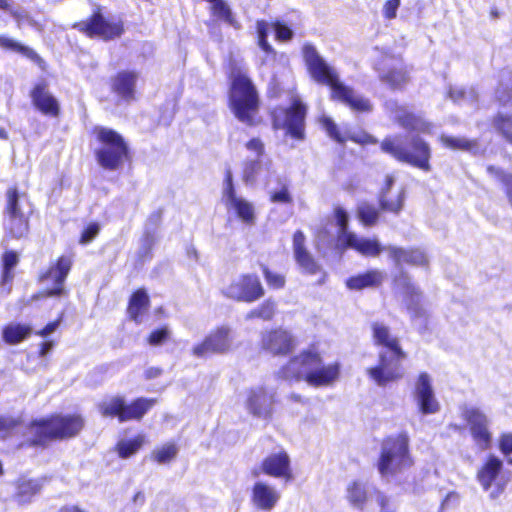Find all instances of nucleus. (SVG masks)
<instances>
[{
  "label": "nucleus",
  "instance_id": "obj_1",
  "mask_svg": "<svg viewBox=\"0 0 512 512\" xmlns=\"http://www.w3.org/2000/svg\"><path fill=\"white\" fill-rule=\"evenodd\" d=\"M302 53L311 78L319 84L329 86L333 98L340 100L356 111L368 112L371 110L369 100L359 96L350 87L344 85L339 80L337 71L324 60L315 46L305 44Z\"/></svg>",
  "mask_w": 512,
  "mask_h": 512
},
{
  "label": "nucleus",
  "instance_id": "obj_2",
  "mask_svg": "<svg viewBox=\"0 0 512 512\" xmlns=\"http://www.w3.org/2000/svg\"><path fill=\"white\" fill-rule=\"evenodd\" d=\"M381 150L399 162L407 163L423 171H430L431 147L418 135L388 136L381 142Z\"/></svg>",
  "mask_w": 512,
  "mask_h": 512
},
{
  "label": "nucleus",
  "instance_id": "obj_3",
  "mask_svg": "<svg viewBox=\"0 0 512 512\" xmlns=\"http://www.w3.org/2000/svg\"><path fill=\"white\" fill-rule=\"evenodd\" d=\"M94 134L100 143L95 155L99 165L106 170L119 169L128 157V146L124 138L115 130L98 126Z\"/></svg>",
  "mask_w": 512,
  "mask_h": 512
},
{
  "label": "nucleus",
  "instance_id": "obj_4",
  "mask_svg": "<svg viewBox=\"0 0 512 512\" xmlns=\"http://www.w3.org/2000/svg\"><path fill=\"white\" fill-rule=\"evenodd\" d=\"M230 104L236 118L248 125L258 110V95L251 80L243 73H233Z\"/></svg>",
  "mask_w": 512,
  "mask_h": 512
},
{
  "label": "nucleus",
  "instance_id": "obj_5",
  "mask_svg": "<svg viewBox=\"0 0 512 512\" xmlns=\"http://www.w3.org/2000/svg\"><path fill=\"white\" fill-rule=\"evenodd\" d=\"M83 427L79 416H55L50 419L35 421L29 426L34 436L32 444L44 445L53 439L75 436Z\"/></svg>",
  "mask_w": 512,
  "mask_h": 512
},
{
  "label": "nucleus",
  "instance_id": "obj_6",
  "mask_svg": "<svg viewBox=\"0 0 512 512\" xmlns=\"http://www.w3.org/2000/svg\"><path fill=\"white\" fill-rule=\"evenodd\" d=\"M412 464L406 435L387 438L382 444L378 469L382 476L393 475Z\"/></svg>",
  "mask_w": 512,
  "mask_h": 512
},
{
  "label": "nucleus",
  "instance_id": "obj_7",
  "mask_svg": "<svg viewBox=\"0 0 512 512\" xmlns=\"http://www.w3.org/2000/svg\"><path fill=\"white\" fill-rule=\"evenodd\" d=\"M154 399L138 398L131 404H126L120 396H112L98 404L100 413L105 417H117L120 422L140 420L155 404Z\"/></svg>",
  "mask_w": 512,
  "mask_h": 512
},
{
  "label": "nucleus",
  "instance_id": "obj_8",
  "mask_svg": "<svg viewBox=\"0 0 512 512\" xmlns=\"http://www.w3.org/2000/svg\"><path fill=\"white\" fill-rule=\"evenodd\" d=\"M5 226L15 238L23 237L28 231V215L31 207L24 194L20 195L16 188L7 191Z\"/></svg>",
  "mask_w": 512,
  "mask_h": 512
},
{
  "label": "nucleus",
  "instance_id": "obj_9",
  "mask_svg": "<svg viewBox=\"0 0 512 512\" xmlns=\"http://www.w3.org/2000/svg\"><path fill=\"white\" fill-rule=\"evenodd\" d=\"M405 357L403 350L381 351L378 364L368 368L367 373L377 385L385 386L404 376L402 361Z\"/></svg>",
  "mask_w": 512,
  "mask_h": 512
},
{
  "label": "nucleus",
  "instance_id": "obj_10",
  "mask_svg": "<svg viewBox=\"0 0 512 512\" xmlns=\"http://www.w3.org/2000/svg\"><path fill=\"white\" fill-rule=\"evenodd\" d=\"M321 363L320 354L315 349L309 348L291 358L286 365L281 367L278 376L284 380H305L308 383V377Z\"/></svg>",
  "mask_w": 512,
  "mask_h": 512
},
{
  "label": "nucleus",
  "instance_id": "obj_11",
  "mask_svg": "<svg viewBox=\"0 0 512 512\" xmlns=\"http://www.w3.org/2000/svg\"><path fill=\"white\" fill-rule=\"evenodd\" d=\"M222 202L227 211H233L244 224L254 225L256 219L254 205L236 194L231 170H227L225 174Z\"/></svg>",
  "mask_w": 512,
  "mask_h": 512
},
{
  "label": "nucleus",
  "instance_id": "obj_12",
  "mask_svg": "<svg viewBox=\"0 0 512 512\" xmlns=\"http://www.w3.org/2000/svg\"><path fill=\"white\" fill-rule=\"evenodd\" d=\"M305 116L306 106L299 98L295 97L290 108L274 111V126L277 129H286L287 133L296 139H303Z\"/></svg>",
  "mask_w": 512,
  "mask_h": 512
},
{
  "label": "nucleus",
  "instance_id": "obj_13",
  "mask_svg": "<svg viewBox=\"0 0 512 512\" xmlns=\"http://www.w3.org/2000/svg\"><path fill=\"white\" fill-rule=\"evenodd\" d=\"M222 292L227 298L251 303L264 295V288L257 275L243 274L232 280Z\"/></svg>",
  "mask_w": 512,
  "mask_h": 512
},
{
  "label": "nucleus",
  "instance_id": "obj_14",
  "mask_svg": "<svg viewBox=\"0 0 512 512\" xmlns=\"http://www.w3.org/2000/svg\"><path fill=\"white\" fill-rule=\"evenodd\" d=\"M461 415L470 427L471 435L476 444L486 450L491 444V433L488 430L489 420L486 414L476 406L464 405Z\"/></svg>",
  "mask_w": 512,
  "mask_h": 512
},
{
  "label": "nucleus",
  "instance_id": "obj_15",
  "mask_svg": "<svg viewBox=\"0 0 512 512\" xmlns=\"http://www.w3.org/2000/svg\"><path fill=\"white\" fill-rule=\"evenodd\" d=\"M385 108L390 117L403 129L418 133H431V123L424 120L420 115L411 112L406 106L400 105L397 101H386Z\"/></svg>",
  "mask_w": 512,
  "mask_h": 512
},
{
  "label": "nucleus",
  "instance_id": "obj_16",
  "mask_svg": "<svg viewBox=\"0 0 512 512\" xmlns=\"http://www.w3.org/2000/svg\"><path fill=\"white\" fill-rule=\"evenodd\" d=\"M72 267V259L69 256H61L54 265H52L44 274L41 275L40 281L48 285L52 283V287H48L44 291L46 297H57L66 294L64 283L67 275Z\"/></svg>",
  "mask_w": 512,
  "mask_h": 512
},
{
  "label": "nucleus",
  "instance_id": "obj_17",
  "mask_svg": "<svg viewBox=\"0 0 512 512\" xmlns=\"http://www.w3.org/2000/svg\"><path fill=\"white\" fill-rule=\"evenodd\" d=\"M75 27L90 37L98 36L104 40L118 38L124 32L122 22H109L99 12L94 13L89 20L77 23Z\"/></svg>",
  "mask_w": 512,
  "mask_h": 512
},
{
  "label": "nucleus",
  "instance_id": "obj_18",
  "mask_svg": "<svg viewBox=\"0 0 512 512\" xmlns=\"http://www.w3.org/2000/svg\"><path fill=\"white\" fill-rule=\"evenodd\" d=\"M233 343L232 332L228 327H220L211 332L202 343L194 346L193 355L199 358L210 354L225 353Z\"/></svg>",
  "mask_w": 512,
  "mask_h": 512
},
{
  "label": "nucleus",
  "instance_id": "obj_19",
  "mask_svg": "<svg viewBox=\"0 0 512 512\" xmlns=\"http://www.w3.org/2000/svg\"><path fill=\"white\" fill-rule=\"evenodd\" d=\"M295 347V338L283 328L264 331L261 334V348L272 355H286Z\"/></svg>",
  "mask_w": 512,
  "mask_h": 512
},
{
  "label": "nucleus",
  "instance_id": "obj_20",
  "mask_svg": "<svg viewBox=\"0 0 512 512\" xmlns=\"http://www.w3.org/2000/svg\"><path fill=\"white\" fill-rule=\"evenodd\" d=\"M394 283L405 296L407 309L412 319H421L426 317V311L421 305L422 295L418 287L411 281L407 273L401 271L395 277Z\"/></svg>",
  "mask_w": 512,
  "mask_h": 512
},
{
  "label": "nucleus",
  "instance_id": "obj_21",
  "mask_svg": "<svg viewBox=\"0 0 512 512\" xmlns=\"http://www.w3.org/2000/svg\"><path fill=\"white\" fill-rule=\"evenodd\" d=\"M275 392L264 387H256L248 392L246 407L259 418L269 419L274 411Z\"/></svg>",
  "mask_w": 512,
  "mask_h": 512
},
{
  "label": "nucleus",
  "instance_id": "obj_22",
  "mask_svg": "<svg viewBox=\"0 0 512 512\" xmlns=\"http://www.w3.org/2000/svg\"><path fill=\"white\" fill-rule=\"evenodd\" d=\"M415 399L422 414H434L439 411V403L435 398L431 378L422 372L415 383Z\"/></svg>",
  "mask_w": 512,
  "mask_h": 512
},
{
  "label": "nucleus",
  "instance_id": "obj_23",
  "mask_svg": "<svg viewBox=\"0 0 512 512\" xmlns=\"http://www.w3.org/2000/svg\"><path fill=\"white\" fill-rule=\"evenodd\" d=\"M33 105L42 114L57 117L60 113L58 100L50 93L46 82L37 83L30 92Z\"/></svg>",
  "mask_w": 512,
  "mask_h": 512
},
{
  "label": "nucleus",
  "instance_id": "obj_24",
  "mask_svg": "<svg viewBox=\"0 0 512 512\" xmlns=\"http://www.w3.org/2000/svg\"><path fill=\"white\" fill-rule=\"evenodd\" d=\"M280 500L277 489L263 481H257L252 488L251 501L253 505L262 511H271Z\"/></svg>",
  "mask_w": 512,
  "mask_h": 512
},
{
  "label": "nucleus",
  "instance_id": "obj_25",
  "mask_svg": "<svg viewBox=\"0 0 512 512\" xmlns=\"http://www.w3.org/2000/svg\"><path fill=\"white\" fill-rule=\"evenodd\" d=\"M293 254L303 272L313 275L320 270V266L305 247V235L301 230H297L293 235Z\"/></svg>",
  "mask_w": 512,
  "mask_h": 512
},
{
  "label": "nucleus",
  "instance_id": "obj_26",
  "mask_svg": "<svg viewBox=\"0 0 512 512\" xmlns=\"http://www.w3.org/2000/svg\"><path fill=\"white\" fill-rule=\"evenodd\" d=\"M395 178L393 175H387L385 183L380 192V205L383 210L398 214L402 208L405 199V190L400 187L395 193H392Z\"/></svg>",
  "mask_w": 512,
  "mask_h": 512
},
{
  "label": "nucleus",
  "instance_id": "obj_27",
  "mask_svg": "<svg viewBox=\"0 0 512 512\" xmlns=\"http://www.w3.org/2000/svg\"><path fill=\"white\" fill-rule=\"evenodd\" d=\"M261 469L265 474L275 478H285L287 481L292 479L290 458L283 451L267 456L261 464Z\"/></svg>",
  "mask_w": 512,
  "mask_h": 512
},
{
  "label": "nucleus",
  "instance_id": "obj_28",
  "mask_svg": "<svg viewBox=\"0 0 512 512\" xmlns=\"http://www.w3.org/2000/svg\"><path fill=\"white\" fill-rule=\"evenodd\" d=\"M389 257L394 261L396 266L405 263L413 266L428 265V257L420 248H400L396 246L386 247Z\"/></svg>",
  "mask_w": 512,
  "mask_h": 512
},
{
  "label": "nucleus",
  "instance_id": "obj_29",
  "mask_svg": "<svg viewBox=\"0 0 512 512\" xmlns=\"http://www.w3.org/2000/svg\"><path fill=\"white\" fill-rule=\"evenodd\" d=\"M380 80L391 88H400L407 82V73L403 69L400 61L395 59H385L383 67L379 68Z\"/></svg>",
  "mask_w": 512,
  "mask_h": 512
},
{
  "label": "nucleus",
  "instance_id": "obj_30",
  "mask_svg": "<svg viewBox=\"0 0 512 512\" xmlns=\"http://www.w3.org/2000/svg\"><path fill=\"white\" fill-rule=\"evenodd\" d=\"M342 238L345 240V243L342 245L344 248L354 249L364 256L375 257L383 250H386L375 239L358 237L356 234H344Z\"/></svg>",
  "mask_w": 512,
  "mask_h": 512
},
{
  "label": "nucleus",
  "instance_id": "obj_31",
  "mask_svg": "<svg viewBox=\"0 0 512 512\" xmlns=\"http://www.w3.org/2000/svg\"><path fill=\"white\" fill-rule=\"evenodd\" d=\"M138 77L139 74L135 71H120L113 79V91L125 101L134 99Z\"/></svg>",
  "mask_w": 512,
  "mask_h": 512
},
{
  "label": "nucleus",
  "instance_id": "obj_32",
  "mask_svg": "<svg viewBox=\"0 0 512 512\" xmlns=\"http://www.w3.org/2000/svg\"><path fill=\"white\" fill-rule=\"evenodd\" d=\"M340 375V365L337 362L328 365L322 363L313 370V373L308 377V383L313 387L330 386L336 382Z\"/></svg>",
  "mask_w": 512,
  "mask_h": 512
},
{
  "label": "nucleus",
  "instance_id": "obj_33",
  "mask_svg": "<svg viewBox=\"0 0 512 512\" xmlns=\"http://www.w3.org/2000/svg\"><path fill=\"white\" fill-rule=\"evenodd\" d=\"M503 462L496 456L490 455L477 473V479L483 489L488 491L492 483L497 479L500 471L502 470Z\"/></svg>",
  "mask_w": 512,
  "mask_h": 512
},
{
  "label": "nucleus",
  "instance_id": "obj_34",
  "mask_svg": "<svg viewBox=\"0 0 512 512\" xmlns=\"http://www.w3.org/2000/svg\"><path fill=\"white\" fill-rule=\"evenodd\" d=\"M368 493V486L365 482L353 480L346 486L345 497L353 508L363 510L368 500Z\"/></svg>",
  "mask_w": 512,
  "mask_h": 512
},
{
  "label": "nucleus",
  "instance_id": "obj_35",
  "mask_svg": "<svg viewBox=\"0 0 512 512\" xmlns=\"http://www.w3.org/2000/svg\"><path fill=\"white\" fill-rule=\"evenodd\" d=\"M384 278V272L375 269L350 277L346 284L350 289L361 290L367 287L379 286L383 282Z\"/></svg>",
  "mask_w": 512,
  "mask_h": 512
},
{
  "label": "nucleus",
  "instance_id": "obj_36",
  "mask_svg": "<svg viewBox=\"0 0 512 512\" xmlns=\"http://www.w3.org/2000/svg\"><path fill=\"white\" fill-rule=\"evenodd\" d=\"M149 307V297L144 290H137L130 298L128 314L136 323L142 322V315Z\"/></svg>",
  "mask_w": 512,
  "mask_h": 512
},
{
  "label": "nucleus",
  "instance_id": "obj_37",
  "mask_svg": "<svg viewBox=\"0 0 512 512\" xmlns=\"http://www.w3.org/2000/svg\"><path fill=\"white\" fill-rule=\"evenodd\" d=\"M41 489V483L33 479H20L17 482L15 500L19 504L29 503Z\"/></svg>",
  "mask_w": 512,
  "mask_h": 512
},
{
  "label": "nucleus",
  "instance_id": "obj_38",
  "mask_svg": "<svg viewBox=\"0 0 512 512\" xmlns=\"http://www.w3.org/2000/svg\"><path fill=\"white\" fill-rule=\"evenodd\" d=\"M32 332L29 325L10 323L2 330L3 340L9 345H15L26 339Z\"/></svg>",
  "mask_w": 512,
  "mask_h": 512
},
{
  "label": "nucleus",
  "instance_id": "obj_39",
  "mask_svg": "<svg viewBox=\"0 0 512 512\" xmlns=\"http://www.w3.org/2000/svg\"><path fill=\"white\" fill-rule=\"evenodd\" d=\"M372 328L375 341L383 346L382 351H390L394 349L402 350L398 344L397 338L390 335L389 329L385 325L381 323H374Z\"/></svg>",
  "mask_w": 512,
  "mask_h": 512
},
{
  "label": "nucleus",
  "instance_id": "obj_40",
  "mask_svg": "<svg viewBox=\"0 0 512 512\" xmlns=\"http://www.w3.org/2000/svg\"><path fill=\"white\" fill-rule=\"evenodd\" d=\"M449 98L459 105H474L478 100V93L474 88L465 89L462 87H451L448 92Z\"/></svg>",
  "mask_w": 512,
  "mask_h": 512
},
{
  "label": "nucleus",
  "instance_id": "obj_41",
  "mask_svg": "<svg viewBox=\"0 0 512 512\" xmlns=\"http://www.w3.org/2000/svg\"><path fill=\"white\" fill-rule=\"evenodd\" d=\"M275 311L276 303L271 299H267L261 305L248 312L245 319L251 320L254 318H260L264 321H269L273 318Z\"/></svg>",
  "mask_w": 512,
  "mask_h": 512
},
{
  "label": "nucleus",
  "instance_id": "obj_42",
  "mask_svg": "<svg viewBox=\"0 0 512 512\" xmlns=\"http://www.w3.org/2000/svg\"><path fill=\"white\" fill-rule=\"evenodd\" d=\"M143 443L144 437L138 435L133 439L119 441L116 449L121 458H129L141 448Z\"/></svg>",
  "mask_w": 512,
  "mask_h": 512
},
{
  "label": "nucleus",
  "instance_id": "obj_43",
  "mask_svg": "<svg viewBox=\"0 0 512 512\" xmlns=\"http://www.w3.org/2000/svg\"><path fill=\"white\" fill-rule=\"evenodd\" d=\"M0 47L20 53L31 60H36L39 58L33 49L24 46L16 40L6 36H0Z\"/></svg>",
  "mask_w": 512,
  "mask_h": 512
},
{
  "label": "nucleus",
  "instance_id": "obj_44",
  "mask_svg": "<svg viewBox=\"0 0 512 512\" xmlns=\"http://www.w3.org/2000/svg\"><path fill=\"white\" fill-rule=\"evenodd\" d=\"M212 12L213 15L222 19L230 26L238 29L240 27L238 21L235 19L230 7L223 0H217L212 3Z\"/></svg>",
  "mask_w": 512,
  "mask_h": 512
},
{
  "label": "nucleus",
  "instance_id": "obj_45",
  "mask_svg": "<svg viewBox=\"0 0 512 512\" xmlns=\"http://www.w3.org/2000/svg\"><path fill=\"white\" fill-rule=\"evenodd\" d=\"M493 124L495 129L512 145V115L498 113Z\"/></svg>",
  "mask_w": 512,
  "mask_h": 512
},
{
  "label": "nucleus",
  "instance_id": "obj_46",
  "mask_svg": "<svg viewBox=\"0 0 512 512\" xmlns=\"http://www.w3.org/2000/svg\"><path fill=\"white\" fill-rule=\"evenodd\" d=\"M357 215L365 226H372L377 222L379 212L374 205L362 202L357 207Z\"/></svg>",
  "mask_w": 512,
  "mask_h": 512
},
{
  "label": "nucleus",
  "instance_id": "obj_47",
  "mask_svg": "<svg viewBox=\"0 0 512 512\" xmlns=\"http://www.w3.org/2000/svg\"><path fill=\"white\" fill-rule=\"evenodd\" d=\"M496 97L502 105H512V74L509 73L508 77L502 76Z\"/></svg>",
  "mask_w": 512,
  "mask_h": 512
},
{
  "label": "nucleus",
  "instance_id": "obj_48",
  "mask_svg": "<svg viewBox=\"0 0 512 512\" xmlns=\"http://www.w3.org/2000/svg\"><path fill=\"white\" fill-rule=\"evenodd\" d=\"M178 453V448L173 443H167L157 448L152 453V458L159 464H165L173 460Z\"/></svg>",
  "mask_w": 512,
  "mask_h": 512
},
{
  "label": "nucleus",
  "instance_id": "obj_49",
  "mask_svg": "<svg viewBox=\"0 0 512 512\" xmlns=\"http://www.w3.org/2000/svg\"><path fill=\"white\" fill-rule=\"evenodd\" d=\"M442 144L451 149H460L466 151H472L476 148V143L463 137H450L442 135L440 138Z\"/></svg>",
  "mask_w": 512,
  "mask_h": 512
},
{
  "label": "nucleus",
  "instance_id": "obj_50",
  "mask_svg": "<svg viewBox=\"0 0 512 512\" xmlns=\"http://www.w3.org/2000/svg\"><path fill=\"white\" fill-rule=\"evenodd\" d=\"M257 35H258V45L266 54L275 55V51L272 46L268 43V34L270 30V25L266 21H257L256 24Z\"/></svg>",
  "mask_w": 512,
  "mask_h": 512
},
{
  "label": "nucleus",
  "instance_id": "obj_51",
  "mask_svg": "<svg viewBox=\"0 0 512 512\" xmlns=\"http://www.w3.org/2000/svg\"><path fill=\"white\" fill-rule=\"evenodd\" d=\"M17 263L18 255L15 252L9 251L3 255V283H8L13 279L14 275L12 270L17 265Z\"/></svg>",
  "mask_w": 512,
  "mask_h": 512
},
{
  "label": "nucleus",
  "instance_id": "obj_52",
  "mask_svg": "<svg viewBox=\"0 0 512 512\" xmlns=\"http://www.w3.org/2000/svg\"><path fill=\"white\" fill-rule=\"evenodd\" d=\"M335 218L337 225L339 226L338 242L340 245H343L345 240L342 238V236H344V234H353L352 232L348 231L349 216L343 208L338 207L335 209Z\"/></svg>",
  "mask_w": 512,
  "mask_h": 512
},
{
  "label": "nucleus",
  "instance_id": "obj_53",
  "mask_svg": "<svg viewBox=\"0 0 512 512\" xmlns=\"http://www.w3.org/2000/svg\"><path fill=\"white\" fill-rule=\"evenodd\" d=\"M5 12H8L15 19L19 27L23 25L34 26L35 24L29 13L22 7H12L9 4V9H6Z\"/></svg>",
  "mask_w": 512,
  "mask_h": 512
},
{
  "label": "nucleus",
  "instance_id": "obj_54",
  "mask_svg": "<svg viewBox=\"0 0 512 512\" xmlns=\"http://www.w3.org/2000/svg\"><path fill=\"white\" fill-rule=\"evenodd\" d=\"M23 425L12 417H0V438H5L9 434L20 431Z\"/></svg>",
  "mask_w": 512,
  "mask_h": 512
},
{
  "label": "nucleus",
  "instance_id": "obj_55",
  "mask_svg": "<svg viewBox=\"0 0 512 512\" xmlns=\"http://www.w3.org/2000/svg\"><path fill=\"white\" fill-rule=\"evenodd\" d=\"M264 278L269 287L273 289L283 288L285 285V277L282 274L272 272L266 266H262Z\"/></svg>",
  "mask_w": 512,
  "mask_h": 512
},
{
  "label": "nucleus",
  "instance_id": "obj_56",
  "mask_svg": "<svg viewBox=\"0 0 512 512\" xmlns=\"http://www.w3.org/2000/svg\"><path fill=\"white\" fill-rule=\"evenodd\" d=\"M259 168L260 162L258 159L247 161L243 169V181L246 184L253 183L256 179Z\"/></svg>",
  "mask_w": 512,
  "mask_h": 512
},
{
  "label": "nucleus",
  "instance_id": "obj_57",
  "mask_svg": "<svg viewBox=\"0 0 512 512\" xmlns=\"http://www.w3.org/2000/svg\"><path fill=\"white\" fill-rule=\"evenodd\" d=\"M170 336V330L167 327H162L152 331L148 337V343L151 346H158L163 344Z\"/></svg>",
  "mask_w": 512,
  "mask_h": 512
},
{
  "label": "nucleus",
  "instance_id": "obj_58",
  "mask_svg": "<svg viewBox=\"0 0 512 512\" xmlns=\"http://www.w3.org/2000/svg\"><path fill=\"white\" fill-rule=\"evenodd\" d=\"M270 199L274 203H292V197L289 193L287 184H282V187L279 191L271 192Z\"/></svg>",
  "mask_w": 512,
  "mask_h": 512
},
{
  "label": "nucleus",
  "instance_id": "obj_59",
  "mask_svg": "<svg viewBox=\"0 0 512 512\" xmlns=\"http://www.w3.org/2000/svg\"><path fill=\"white\" fill-rule=\"evenodd\" d=\"M377 503L380 506V512H396V504L380 492L377 494Z\"/></svg>",
  "mask_w": 512,
  "mask_h": 512
},
{
  "label": "nucleus",
  "instance_id": "obj_60",
  "mask_svg": "<svg viewBox=\"0 0 512 512\" xmlns=\"http://www.w3.org/2000/svg\"><path fill=\"white\" fill-rule=\"evenodd\" d=\"M274 31L276 34V38L281 41L290 40L293 36V31L286 25L276 22L274 25Z\"/></svg>",
  "mask_w": 512,
  "mask_h": 512
},
{
  "label": "nucleus",
  "instance_id": "obj_61",
  "mask_svg": "<svg viewBox=\"0 0 512 512\" xmlns=\"http://www.w3.org/2000/svg\"><path fill=\"white\" fill-rule=\"evenodd\" d=\"M322 124L331 138H333L339 143H342L344 141L337 129V125L330 118H324L322 120Z\"/></svg>",
  "mask_w": 512,
  "mask_h": 512
},
{
  "label": "nucleus",
  "instance_id": "obj_62",
  "mask_svg": "<svg viewBox=\"0 0 512 512\" xmlns=\"http://www.w3.org/2000/svg\"><path fill=\"white\" fill-rule=\"evenodd\" d=\"M99 233V225L96 223L90 224L82 233L80 242L87 244L91 242Z\"/></svg>",
  "mask_w": 512,
  "mask_h": 512
},
{
  "label": "nucleus",
  "instance_id": "obj_63",
  "mask_svg": "<svg viewBox=\"0 0 512 512\" xmlns=\"http://www.w3.org/2000/svg\"><path fill=\"white\" fill-rule=\"evenodd\" d=\"M399 6H400V0H388L383 6L384 16L387 19L395 18Z\"/></svg>",
  "mask_w": 512,
  "mask_h": 512
},
{
  "label": "nucleus",
  "instance_id": "obj_64",
  "mask_svg": "<svg viewBox=\"0 0 512 512\" xmlns=\"http://www.w3.org/2000/svg\"><path fill=\"white\" fill-rule=\"evenodd\" d=\"M499 448L504 455H509L512 453V433H504L501 435L499 440Z\"/></svg>",
  "mask_w": 512,
  "mask_h": 512
}]
</instances>
